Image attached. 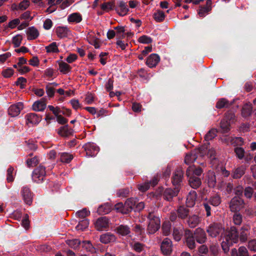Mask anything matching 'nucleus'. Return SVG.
<instances>
[{"label": "nucleus", "mask_w": 256, "mask_h": 256, "mask_svg": "<svg viewBox=\"0 0 256 256\" xmlns=\"http://www.w3.org/2000/svg\"><path fill=\"white\" fill-rule=\"evenodd\" d=\"M148 220V224L147 228V231L149 234H154L158 231L160 225V218L156 215L154 210H148V214L147 216Z\"/></svg>", "instance_id": "f257e3e1"}, {"label": "nucleus", "mask_w": 256, "mask_h": 256, "mask_svg": "<svg viewBox=\"0 0 256 256\" xmlns=\"http://www.w3.org/2000/svg\"><path fill=\"white\" fill-rule=\"evenodd\" d=\"M224 240L230 241L233 244H236L238 242V229L234 226H232L227 228L224 233Z\"/></svg>", "instance_id": "f03ea898"}, {"label": "nucleus", "mask_w": 256, "mask_h": 256, "mask_svg": "<svg viewBox=\"0 0 256 256\" xmlns=\"http://www.w3.org/2000/svg\"><path fill=\"white\" fill-rule=\"evenodd\" d=\"M208 236L212 238H216L224 231V228L220 224L214 222L210 224L206 230Z\"/></svg>", "instance_id": "7ed1b4c3"}, {"label": "nucleus", "mask_w": 256, "mask_h": 256, "mask_svg": "<svg viewBox=\"0 0 256 256\" xmlns=\"http://www.w3.org/2000/svg\"><path fill=\"white\" fill-rule=\"evenodd\" d=\"M244 202L239 196H234L229 202V208L232 212H239L244 208Z\"/></svg>", "instance_id": "20e7f679"}, {"label": "nucleus", "mask_w": 256, "mask_h": 256, "mask_svg": "<svg viewBox=\"0 0 256 256\" xmlns=\"http://www.w3.org/2000/svg\"><path fill=\"white\" fill-rule=\"evenodd\" d=\"M46 175L45 167L40 165L34 170L32 174V178L35 182L40 183L44 180Z\"/></svg>", "instance_id": "39448f33"}, {"label": "nucleus", "mask_w": 256, "mask_h": 256, "mask_svg": "<svg viewBox=\"0 0 256 256\" xmlns=\"http://www.w3.org/2000/svg\"><path fill=\"white\" fill-rule=\"evenodd\" d=\"M184 171L182 167H178L174 172L172 178V184L179 188L184 177Z\"/></svg>", "instance_id": "423d86ee"}, {"label": "nucleus", "mask_w": 256, "mask_h": 256, "mask_svg": "<svg viewBox=\"0 0 256 256\" xmlns=\"http://www.w3.org/2000/svg\"><path fill=\"white\" fill-rule=\"evenodd\" d=\"M110 221L106 216L98 218L94 222L96 229L98 231H102L109 228Z\"/></svg>", "instance_id": "0eeeda50"}, {"label": "nucleus", "mask_w": 256, "mask_h": 256, "mask_svg": "<svg viewBox=\"0 0 256 256\" xmlns=\"http://www.w3.org/2000/svg\"><path fill=\"white\" fill-rule=\"evenodd\" d=\"M24 203L28 206H30L32 202L33 194L30 188L24 186L20 191Z\"/></svg>", "instance_id": "6e6552de"}, {"label": "nucleus", "mask_w": 256, "mask_h": 256, "mask_svg": "<svg viewBox=\"0 0 256 256\" xmlns=\"http://www.w3.org/2000/svg\"><path fill=\"white\" fill-rule=\"evenodd\" d=\"M250 226L249 224H244L240 230L238 234V240L242 243L246 242L250 236Z\"/></svg>", "instance_id": "1a4fd4ad"}, {"label": "nucleus", "mask_w": 256, "mask_h": 256, "mask_svg": "<svg viewBox=\"0 0 256 256\" xmlns=\"http://www.w3.org/2000/svg\"><path fill=\"white\" fill-rule=\"evenodd\" d=\"M162 253L165 256H169L172 252V242L168 238H164L160 246Z\"/></svg>", "instance_id": "9d476101"}, {"label": "nucleus", "mask_w": 256, "mask_h": 256, "mask_svg": "<svg viewBox=\"0 0 256 256\" xmlns=\"http://www.w3.org/2000/svg\"><path fill=\"white\" fill-rule=\"evenodd\" d=\"M84 150L86 156L92 157L98 154L99 148L94 143H88L84 146Z\"/></svg>", "instance_id": "9b49d317"}, {"label": "nucleus", "mask_w": 256, "mask_h": 256, "mask_svg": "<svg viewBox=\"0 0 256 256\" xmlns=\"http://www.w3.org/2000/svg\"><path fill=\"white\" fill-rule=\"evenodd\" d=\"M23 108V104L20 102H18L10 106L8 109V114L12 117L18 116Z\"/></svg>", "instance_id": "f8f14e48"}, {"label": "nucleus", "mask_w": 256, "mask_h": 256, "mask_svg": "<svg viewBox=\"0 0 256 256\" xmlns=\"http://www.w3.org/2000/svg\"><path fill=\"white\" fill-rule=\"evenodd\" d=\"M194 237L196 241L201 244L204 243L207 239L205 231L200 228L196 229L194 232Z\"/></svg>", "instance_id": "ddd939ff"}, {"label": "nucleus", "mask_w": 256, "mask_h": 256, "mask_svg": "<svg viewBox=\"0 0 256 256\" xmlns=\"http://www.w3.org/2000/svg\"><path fill=\"white\" fill-rule=\"evenodd\" d=\"M179 192V188L178 187H176L174 190L171 188H166L164 192V198L165 200L170 201L172 198L176 196Z\"/></svg>", "instance_id": "4468645a"}, {"label": "nucleus", "mask_w": 256, "mask_h": 256, "mask_svg": "<svg viewBox=\"0 0 256 256\" xmlns=\"http://www.w3.org/2000/svg\"><path fill=\"white\" fill-rule=\"evenodd\" d=\"M115 10L119 16H126L129 10L126 2L123 1L118 2Z\"/></svg>", "instance_id": "2eb2a0df"}, {"label": "nucleus", "mask_w": 256, "mask_h": 256, "mask_svg": "<svg viewBox=\"0 0 256 256\" xmlns=\"http://www.w3.org/2000/svg\"><path fill=\"white\" fill-rule=\"evenodd\" d=\"M186 242L189 248L192 250L196 247L195 238L190 230H186Z\"/></svg>", "instance_id": "dca6fc26"}, {"label": "nucleus", "mask_w": 256, "mask_h": 256, "mask_svg": "<svg viewBox=\"0 0 256 256\" xmlns=\"http://www.w3.org/2000/svg\"><path fill=\"white\" fill-rule=\"evenodd\" d=\"M136 202L137 200L135 198H128L124 203L125 208L126 210L125 211L123 210V214H128L132 212L136 206Z\"/></svg>", "instance_id": "f3484780"}, {"label": "nucleus", "mask_w": 256, "mask_h": 256, "mask_svg": "<svg viewBox=\"0 0 256 256\" xmlns=\"http://www.w3.org/2000/svg\"><path fill=\"white\" fill-rule=\"evenodd\" d=\"M100 240L102 244H107L114 242L116 240V236L111 232H106L100 236Z\"/></svg>", "instance_id": "a211bd4d"}, {"label": "nucleus", "mask_w": 256, "mask_h": 256, "mask_svg": "<svg viewBox=\"0 0 256 256\" xmlns=\"http://www.w3.org/2000/svg\"><path fill=\"white\" fill-rule=\"evenodd\" d=\"M160 60V56L156 54H151L147 58L146 64L152 68L156 66Z\"/></svg>", "instance_id": "6ab92c4d"}, {"label": "nucleus", "mask_w": 256, "mask_h": 256, "mask_svg": "<svg viewBox=\"0 0 256 256\" xmlns=\"http://www.w3.org/2000/svg\"><path fill=\"white\" fill-rule=\"evenodd\" d=\"M26 123L36 124H38L42 120V117L38 116L34 113H30L27 114L26 116Z\"/></svg>", "instance_id": "aec40b11"}, {"label": "nucleus", "mask_w": 256, "mask_h": 256, "mask_svg": "<svg viewBox=\"0 0 256 256\" xmlns=\"http://www.w3.org/2000/svg\"><path fill=\"white\" fill-rule=\"evenodd\" d=\"M200 222L201 218L199 216L193 214L188 218L186 223L190 228H194L198 226Z\"/></svg>", "instance_id": "412c9836"}, {"label": "nucleus", "mask_w": 256, "mask_h": 256, "mask_svg": "<svg viewBox=\"0 0 256 256\" xmlns=\"http://www.w3.org/2000/svg\"><path fill=\"white\" fill-rule=\"evenodd\" d=\"M246 170V166L242 165L233 170L232 173V176L234 179L240 178L244 175Z\"/></svg>", "instance_id": "4be33fe9"}, {"label": "nucleus", "mask_w": 256, "mask_h": 256, "mask_svg": "<svg viewBox=\"0 0 256 256\" xmlns=\"http://www.w3.org/2000/svg\"><path fill=\"white\" fill-rule=\"evenodd\" d=\"M58 133L61 136L68 138L73 135L74 130L72 128H68V125L61 126L58 130Z\"/></svg>", "instance_id": "5701e85b"}, {"label": "nucleus", "mask_w": 256, "mask_h": 256, "mask_svg": "<svg viewBox=\"0 0 256 256\" xmlns=\"http://www.w3.org/2000/svg\"><path fill=\"white\" fill-rule=\"evenodd\" d=\"M56 32L57 36L60 38H66L71 34L70 30L66 26H58Z\"/></svg>", "instance_id": "b1692460"}, {"label": "nucleus", "mask_w": 256, "mask_h": 256, "mask_svg": "<svg viewBox=\"0 0 256 256\" xmlns=\"http://www.w3.org/2000/svg\"><path fill=\"white\" fill-rule=\"evenodd\" d=\"M46 99L42 98L40 100L34 102L32 105V109L35 111H43L46 108Z\"/></svg>", "instance_id": "393cba45"}, {"label": "nucleus", "mask_w": 256, "mask_h": 256, "mask_svg": "<svg viewBox=\"0 0 256 256\" xmlns=\"http://www.w3.org/2000/svg\"><path fill=\"white\" fill-rule=\"evenodd\" d=\"M202 172V169L198 167L195 168L194 166H190L186 171V176H200Z\"/></svg>", "instance_id": "a878e982"}, {"label": "nucleus", "mask_w": 256, "mask_h": 256, "mask_svg": "<svg viewBox=\"0 0 256 256\" xmlns=\"http://www.w3.org/2000/svg\"><path fill=\"white\" fill-rule=\"evenodd\" d=\"M197 198V194L196 191H190L188 196H187L186 204L188 206L192 207L196 203V200Z\"/></svg>", "instance_id": "bb28decb"}, {"label": "nucleus", "mask_w": 256, "mask_h": 256, "mask_svg": "<svg viewBox=\"0 0 256 256\" xmlns=\"http://www.w3.org/2000/svg\"><path fill=\"white\" fill-rule=\"evenodd\" d=\"M176 212L178 218L184 220L188 216L190 210L186 206H181L178 208Z\"/></svg>", "instance_id": "cd10ccee"}, {"label": "nucleus", "mask_w": 256, "mask_h": 256, "mask_svg": "<svg viewBox=\"0 0 256 256\" xmlns=\"http://www.w3.org/2000/svg\"><path fill=\"white\" fill-rule=\"evenodd\" d=\"M188 177L189 178V184L193 188L196 189L201 185V180L198 177L195 176H190Z\"/></svg>", "instance_id": "c85d7f7f"}, {"label": "nucleus", "mask_w": 256, "mask_h": 256, "mask_svg": "<svg viewBox=\"0 0 256 256\" xmlns=\"http://www.w3.org/2000/svg\"><path fill=\"white\" fill-rule=\"evenodd\" d=\"M252 112V106L250 102L245 104L242 108V115L244 118L250 116Z\"/></svg>", "instance_id": "c756f323"}, {"label": "nucleus", "mask_w": 256, "mask_h": 256, "mask_svg": "<svg viewBox=\"0 0 256 256\" xmlns=\"http://www.w3.org/2000/svg\"><path fill=\"white\" fill-rule=\"evenodd\" d=\"M28 39L29 40H34L39 36L38 30L34 26L29 28L26 32Z\"/></svg>", "instance_id": "7c9ffc66"}, {"label": "nucleus", "mask_w": 256, "mask_h": 256, "mask_svg": "<svg viewBox=\"0 0 256 256\" xmlns=\"http://www.w3.org/2000/svg\"><path fill=\"white\" fill-rule=\"evenodd\" d=\"M196 158V152L195 151L190 152L186 154L184 158V162L186 164H190L194 162Z\"/></svg>", "instance_id": "2f4dec72"}, {"label": "nucleus", "mask_w": 256, "mask_h": 256, "mask_svg": "<svg viewBox=\"0 0 256 256\" xmlns=\"http://www.w3.org/2000/svg\"><path fill=\"white\" fill-rule=\"evenodd\" d=\"M232 105V104L229 102L225 98H222L218 100L216 104V107L217 108L221 109L224 108H228Z\"/></svg>", "instance_id": "473e14b6"}, {"label": "nucleus", "mask_w": 256, "mask_h": 256, "mask_svg": "<svg viewBox=\"0 0 256 256\" xmlns=\"http://www.w3.org/2000/svg\"><path fill=\"white\" fill-rule=\"evenodd\" d=\"M115 6L114 0H110L108 2H104L101 5V9L104 11L108 12L112 10Z\"/></svg>", "instance_id": "72a5a7b5"}, {"label": "nucleus", "mask_w": 256, "mask_h": 256, "mask_svg": "<svg viewBox=\"0 0 256 256\" xmlns=\"http://www.w3.org/2000/svg\"><path fill=\"white\" fill-rule=\"evenodd\" d=\"M111 208L109 204H106L100 206L97 210L99 214L104 215L109 213L110 212Z\"/></svg>", "instance_id": "f704fd0d"}, {"label": "nucleus", "mask_w": 256, "mask_h": 256, "mask_svg": "<svg viewBox=\"0 0 256 256\" xmlns=\"http://www.w3.org/2000/svg\"><path fill=\"white\" fill-rule=\"evenodd\" d=\"M68 20L70 22L79 23L82 20V16L79 13H73L68 16Z\"/></svg>", "instance_id": "c9c22d12"}, {"label": "nucleus", "mask_w": 256, "mask_h": 256, "mask_svg": "<svg viewBox=\"0 0 256 256\" xmlns=\"http://www.w3.org/2000/svg\"><path fill=\"white\" fill-rule=\"evenodd\" d=\"M153 17L156 22H160L164 20L166 15L162 10H158L154 14Z\"/></svg>", "instance_id": "e433bc0d"}, {"label": "nucleus", "mask_w": 256, "mask_h": 256, "mask_svg": "<svg viewBox=\"0 0 256 256\" xmlns=\"http://www.w3.org/2000/svg\"><path fill=\"white\" fill-rule=\"evenodd\" d=\"M220 132L223 134L227 133L230 130V124L226 120L223 119L220 122Z\"/></svg>", "instance_id": "4c0bfd02"}, {"label": "nucleus", "mask_w": 256, "mask_h": 256, "mask_svg": "<svg viewBox=\"0 0 256 256\" xmlns=\"http://www.w3.org/2000/svg\"><path fill=\"white\" fill-rule=\"evenodd\" d=\"M48 53H58L59 52L58 46L56 42H52L48 46L45 47Z\"/></svg>", "instance_id": "58836bf2"}, {"label": "nucleus", "mask_w": 256, "mask_h": 256, "mask_svg": "<svg viewBox=\"0 0 256 256\" xmlns=\"http://www.w3.org/2000/svg\"><path fill=\"white\" fill-rule=\"evenodd\" d=\"M116 230L117 232L122 236H126L130 232V228L127 226L120 225Z\"/></svg>", "instance_id": "ea45409f"}, {"label": "nucleus", "mask_w": 256, "mask_h": 256, "mask_svg": "<svg viewBox=\"0 0 256 256\" xmlns=\"http://www.w3.org/2000/svg\"><path fill=\"white\" fill-rule=\"evenodd\" d=\"M208 202L213 206H218L221 202V198L219 195H215L209 198Z\"/></svg>", "instance_id": "a19ab883"}, {"label": "nucleus", "mask_w": 256, "mask_h": 256, "mask_svg": "<svg viewBox=\"0 0 256 256\" xmlns=\"http://www.w3.org/2000/svg\"><path fill=\"white\" fill-rule=\"evenodd\" d=\"M30 2L28 0H23L18 5H15L14 8L16 10H26L30 6Z\"/></svg>", "instance_id": "79ce46f5"}, {"label": "nucleus", "mask_w": 256, "mask_h": 256, "mask_svg": "<svg viewBox=\"0 0 256 256\" xmlns=\"http://www.w3.org/2000/svg\"><path fill=\"white\" fill-rule=\"evenodd\" d=\"M71 67L65 62H62L59 63V70L63 74H67L70 72Z\"/></svg>", "instance_id": "37998d69"}, {"label": "nucleus", "mask_w": 256, "mask_h": 256, "mask_svg": "<svg viewBox=\"0 0 256 256\" xmlns=\"http://www.w3.org/2000/svg\"><path fill=\"white\" fill-rule=\"evenodd\" d=\"M242 222V216L238 212H236L232 216V222L235 225L240 226Z\"/></svg>", "instance_id": "c03bdc74"}, {"label": "nucleus", "mask_w": 256, "mask_h": 256, "mask_svg": "<svg viewBox=\"0 0 256 256\" xmlns=\"http://www.w3.org/2000/svg\"><path fill=\"white\" fill-rule=\"evenodd\" d=\"M218 132V130L215 128H212L205 136V140L207 141L212 140L216 136Z\"/></svg>", "instance_id": "a18cd8bd"}, {"label": "nucleus", "mask_w": 256, "mask_h": 256, "mask_svg": "<svg viewBox=\"0 0 256 256\" xmlns=\"http://www.w3.org/2000/svg\"><path fill=\"white\" fill-rule=\"evenodd\" d=\"M208 186L211 188H214L216 184V177L215 174L212 173H209L208 174Z\"/></svg>", "instance_id": "49530a36"}, {"label": "nucleus", "mask_w": 256, "mask_h": 256, "mask_svg": "<svg viewBox=\"0 0 256 256\" xmlns=\"http://www.w3.org/2000/svg\"><path fill=\"white\" fill-rule=\"evenodd\" d=\"M88 224L89 222L87 219L83 220L79 222L76 228L78 230H83L88 227Z\"/></svg>", "instance_id": "de8ad7c7"}, {"label": "nucleus", "mask_w": 256, "mask_h": 256, "mask_svg": "<svg viewBox=\"0 0 256 256\" xmlns=\"http://www.w3.org/2000/svg\"><path fill=\"white\" fill-rule=\"evenodd\" d=\"M232 244V242L230 241L224 240V238H223V240L221 243V246L224 252H228L229 251L230 247Z\"/></svg>", "instance_id": "09e8293b"}, {"label": "nucleus", "mask_w": 256, "mask_h": 256, "mask_svg": "<svg viewBox=\"0 0 256 256\" xmlns=\"http://www.w3.org/2000/svg\"><path fill=\"white\" fill-rule=\"evenodd\" d=\"M66 244L72 248H77L81 244L80 241L78 239L68 240Z\"/></svg>", "instance_id": "8fccbe9b"}, {"label": "nucleus", "mask_w": 256, "mask_h": 256, "mask_svg": "<svg viewBox=\"0 0 256 256\" xmlns=\"http://www.w3.org/2000/svg\"><path fill=\"white\" fill-rule=\"evenodd\" d=\"M39 162L38 158L35 156L32 158H28L26 160V164L28 167H34L36 166Z\"/></svg>", "instance_id": "3c124183"}, {"label": "nucleus", "mask_w": 256, "mask_h": 256, "mask_svg": "<svg viewBox=\"0 0 256 256\" xmlns=\"http://www.w3.org/2000/svg\"><path fill=\"white\" fill-rule=\"evenodd\" d=\"M82 246L87 252H92L94 248L90 240L82 241Z\"/></svg>", "instance_id": "603ef678"}, {"label": "nucleus", "mask_w": 256, "mask_h": 256, "mask_svg": "<svg viewBox=\"0 0 256 256\" xmlns=\"http://www.w3.org/2000/svg\"><path fill=\"white\" fill-rule=\"evenodd\" d=\"M170 224L169 222H164L162 225V233L165 236H168L170 231Z\"/></svg>", "instance_id": "864d4df0"}, {"label": "nucleus", "mask_w": 256, "mask_h": 256, "mask_svg": "<svg viewBox=\"0 0 256 256\" xmlns=\"http://www.w3.org/2000/svg\"><path fill=\"white\" fill-rule=\"evenodd\" d=\"M72 159V156L68 153H62L61 154L60 160L62 162L68 163Z\"/></svg>", "instance_id": "5fc2aeb1"}, {"label": "nucleus", "mask_w": 256, "mask_h": 256, "mask_svg": "<svg viewBox=\"0 0 256 256\" xmlns=\"http://www.w3.org/2000/svg\"><path fill=\"white\" fill-rule=\"evenodd\" d=\"M22 37L20 34H17L14 36L12 38V44H14L15 48H17L20 46Z\"/></svg>", "instance_id": "6e6d98bb"}, {"label": "nucleus", "mask_w": 256, "mask_h": 256, "mask_svg": "<svg viewBox=\"0 0 256 256\" xmlns=\"http://www.w3.org/2000/svg\"><path fill=\"white\" fill-rule=\"evenodd\" d=\"M129 192L130 190L128 188H122L117 191L116 194L118 197L126 198L128 196Z\"/></svg>", "instance_id": "4d7b16f0"}, {"label": "nucleus", "mask_w": 256, "mask_h": 256, "mask_svg": "<svg viewBox=\"0 0 256 256\" xmlns=\"http://www.w3.org/2000/svg\"><path fill=\"white\" fill-rule=\"evenodd\" d=\"M138 42L142 44H148L152 42V40L147 36L143 35L138 38Z\"/></svg>", "instance_id": "13d9d810"}, {"label": "nucleus", "mask_w": 256, "mask_h": 256, "mask_svg": "<svg viewBox=\"0 0 256 256\" xmlns=\"http://www.w3.org/2000/svg\"><path fill=\"white\" fill-rule=\"evenodd\" d=\"M244 196L250 199L252 198L254 193V189L250 186L246 187L244 190Z\"/></svg>", "instance_id": "bf43d9fd"}, {"label": "nucleus", "mask_w": 256, "mask_h": 256, "mask_svg": "<svg viewBox=\"0 0 256 256\" xmlns=\"http://www.w3.org/2000/svg\"><path fill=\"white\" fill-rule=\"evenodd\" d=\"M234 152L236 156L240 160H242L244 157V150L241 147H236L234 148Z\"/></svg>", "instance_id": "052dcab7"}, {"label": "nucleus", "mask_w": 256, "mask_h": 256, "mask_svg": "<svg viewBox=\"0 0 256 256\" xmlns=\"http://www.w3.org/2000/svg\"><path fill=\"white\" fill-rule=\"evenodd\" d=\"M90 214V211L88 210L86 208H83L82 210L76 212V214L80 218H84L88 216Z\"/></svg>", "instance_id": "680f3d73"}, {"label": "nucleus", "mask_w": 256, "mask_h": 256, "mask_svg": "<svg viewBox=\"0 0 256 256\" xmlns=\"http://www.w3.org/2000/svg\"><path fill=\"white\" fill-rule=\"evenodd\" d=\"M210 250L212 256H217L218 254L219 247L218 244H212L210 246Z\"/></svg>", "instance_id": "e2e57ef3"}, {"label": "nucleus", "mask_w": 256, "mask_h": 256, "mask_svg": "<svg viewBox=\"0 0 256 256\" xmlns=\"http://www.w3.org/2000/svg\"><path fill=\"white\" fill-rule=\"evenodd\" d=\"M144 245L140 242H137L132 246V248L138 252H140L144 250Z\"/></svg>", "instance_id": "0e129e2a"}, {"label": "nucleus", "mask_w": 256, "mask_h": 256, "mask_svg": "<svg viewBox=\"0 0 256 256\" xmlns=\"http://www.w3.org/2000/svg\"><path fill=\"white\" fill-rule=\"evenodd\" d=\"M247 246L250 251L256 252V239L250 240L248 242Z\"/></svg>", "instance_id": "69168bd1"}, {"label": "nucleus", "mask_w": 256, "mask_h": 256, "mask_svg": "<svg viewBox=\"0 0 256 256\" xmlns=\"http://www.w3.org/2000/svg\"><path fill=\"white\" fill-rule=\"evenodd\" d=\"M212 10L211 8H206V6H201L200 7L198 14L200 16L203 17L205 16V14L210 11Z\"/></svg>", "instance_id": "338daca9"}, {"label": "nucleus", "mask_w": 256, "mask_h": 256, "mask_svg": "<svg viewBox=\"0 0 256 256\" xmlns=\"http://www.w3.org/2000/svg\"><path fill=\"white\" fill-rule=\"evenodd\" d=\"M238 256H249L248 251L245 246H240L238 249Z\"/></svg>", "instance_id": "774afa93"}]
</instances>
